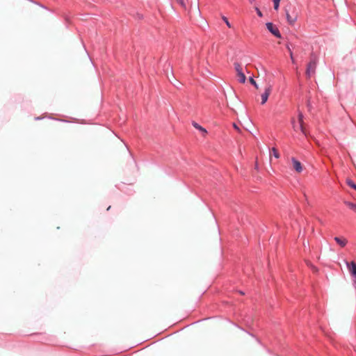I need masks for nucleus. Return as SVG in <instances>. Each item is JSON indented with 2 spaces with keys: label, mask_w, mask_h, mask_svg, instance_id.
Masks as SVG:
<instances>
[{
  "label": "nucleus",
  "mask_w": 356,
  "mask_h": 356,
  "mask_svg": "<svg viewBox=\"0 0 356 356\" xmlns=\"http://www.w3.org/2000/svg\"><path fill=\"white\" fill-rule=\"evenodd\" d=\"M317 60L315 56L312 55L309 62L307 65L306 74L310 77L312 73H314L316 67Z\"/></svg>",
  "instance_id": "obj_1"
},
{
  "label": "nucleus",
  "mask_w": 356,
  "mask_h": 356,
  "mask_svg": "<svg viewBox=\"0 0 356 356\" xmlns=\"http://www.w3.org/2000/svg\"><path fill=\"white\" fill-rule=\"evenodd\" d=\"M268 31L277 38H282V34L279 29L273 24V22H268L266 24Z\"/></svg>",
  "instance_id": "obj_2"
},
{
  "label": "nucleus",
  "mask_w": 356,
  "mask_h": 356,
  "mask_svg": "<svg viewBox=\"0 0 356 356\" xmlns=\"http://www.w3.org/2000/svg\"><path fill=\"white\" fill-rule=\"evenodd\" d=\"M234 69L237 73V75L238 76V81L241 83H245L246 80V76L245 74L243 72L242 67L238 63H234Z\"/></svg>",
  "instance_id": "obj_3"
},
{
  "label": "nucleus",
  "mask_w": 356,
  "mask_h": 356,
  "mask_svg": "<svg viewBox=\"0 0 356 356\" xmlns=\"http://www.w3.org/2000/svg\"><path fill=\"white\" fill-rule=\"evenodd\" d=\"M346 265L351 277L356 275V263L353 261L350 262L346 261Z\"/></svg>",
  "instance_id": "obj_4"
},
{
  "label": "nucleus",
  "mask_w": 356,
  "mask_h": 356,
  "mask_svg": "<svg viewBox=\"0 0 356 356\" xmlns=\"http://www.w3.org/2000/svg\"><path fill=\"white\" fill-rule=\"evenodd\" d=\"M291 162L293 163V166L294 170L297 172H301L302 171V166L301 163L297 160L295 157L291 158Z\"/></svg>",
  "instance_id": "obj_5"
},
{
  "label": "nucleus",
  "mask_w": 356,
  "mask_h": 356,
  "mask_svg": "<svg viewBox=\"0 0 356 356\" xmlns=\"http://www.w3.org/2000/svg\"><path fill=\"white\" fill-rule=\"evenodd\" d=\"M271 88L269 86L266 88L264 90V92L261 95V104H266V102L268 101V97L270 94Z\"/></svg>",
  "instance_id": "obj_6"
},
{
  "label": "nucleus",
  "mask_w": 356,
  "mask_h": 356,
  "mask_svg": "<svg viewBox=\"0 0 356 356\" xmlns=\"http://www.w3.org/2000/svg\"><path fill=\"white\" fill-rule=\"evenodd\" d=\"M286 18L289 24L293 25L297 20V15H291L286 10Z\"/></svg>",
  "instance_id": "obj_7"
},
{
  "label": "nucleus",
  "mask_w": 356,
  "mask_h": 356,
  "mask_svg": "<svg viewBox=\"0 0 356 356\" xmlns=\"http://www.w3.org/2000/svg\"><path fill=\"white\" fill-rule=\"evenodd\" d=\"M298 121L300 122V129L301 132L306 136L307 134L306 131L303 127L302 123H303V114L301 112L298 113Z\"/></svg>",
  "instance_id": "obj_8"
},
{
  "label": "nucleus",
  "mask_w": 356,
  "mask_h": 356,
  "mask_svg": "<svg viewBox=\"0 0 356 356\" xmlns=\"http://www.w3.org/2000/svg\"><path fill=\"white\" fill-rule=\"evenodd\" d=\"M334 240L338 245H339L342 248L345 247L348 243V241L346 238H341L338 236H335L334 238Z\"/></svg>",
  "instance_id": "obj_9"
},
{
  "label": "nucleus",
  "mask_w": 356,
  "mask_h": 356,
  "mask_svg": "<svg viewBox=\"0 0 356 356\" xmlns=\"http://www.w3.org/2000/svg\"><path fill=\"white\" fill-rule=\"evenodd\" d=\"M193 126L198 129L200 132H202V134H205L207 133V131L205 128L202 127L201 125H200L198 123L195 122H193L192 123Z\"/></svg>",
  "instance_id": "obj_10"
},
{
  "label": "nucleus",
  "mask_w": 356,
  "mask_h": 356,
  "mask_svg": "<svg viewBox=\"0 0 356 356\" xmlns=\"http://www.w3.org/2000/svg\"><path fill=\"white\" fill-rule=\"evenodd\" d=\"M346 184L351 188H353V189L356 191V184L351 179H346Z\"/></svg>",
  "instance_id": "obj_11"
},
{
  "label": "nucleus",
  "mask_w": 356,
  "mask_h": 356,
  "mask_svg": "<svg viewBox=\"0 0 356 356\" xmlns=\"http://www.w3.org/2000/svg\"><path fill=\"white\" fill-rule=\"evenodd\" d=\"M273 2V8L275 10H277L279 9V7H280V1L281 0H272Z\"/></svg>",
  "instance_id": "obj_12"
},
{
  "label": "nucleus",
  "mask_w": 356,
  "mask_h": 356,
  "mask_svg": "<svg viewBox=\"0 0 356 356\" xmlns=\"http://www.w3.org/2000/svg\"><path fill=\"white\" fill-rule=\"evenodd\" d=\"M249 81L250 83L254 86L255 87V88L258 89L259 88V86L258 84L257 83V82L255 81V80L254 79V78L252 76H250L249 77Z\"/></svg>",
  "instance_id": "obj_13"
},
{
  "label": "nucleus",
  "mask_w": 356,
  "mask_h": 356,
  "mask_svg": "<svg viewBox=\"0 0 356 356\" xmlns=\"http://www.w3.org/2000/svg\"><path fill=\"white\" fill-rule=\"evenodd\" d=\"M271 152L273 154V155L276 158V159H279L280 158V154L277 151V149L275 148V147H273L272 149H271Z\"/></svg>",
  "instance_id": "obj_14"
},
{
  "label": "nucleus",
  "mask_w": 356,
  "mask_h": 356,
  "mask_svg": "<svg viewBox=\"0 0 356 356\" xmlns=\"http://www.w3.org/2000/svg\"><path fill=\"white\" fill-rule=\"evenodd\" d=\"M346 204L351 209L356 211V204L351 202H346Z\"/></svg>",
  "instance_id": "obj_15"
},
{
  "label": "nucleus",
  "mask_w": 356,
  "mask_h": 356,
  "mask_svg": "<svg viewBox=\"0 0 356 356\" xmlns=\"http://www.w3.org/2000/svg\"><path fill=\"white\" fill-rule=\"evenodd\" d=\"M222 20L225 22V23L226 24V25H227L229 28H230V27H231V24L229 23V22L228 19H227L226 17L223 16V17H222Z\"/></svg>",
  "instance_id": "obj_16"
},
{
  "label": "nucleus",
  "mask_w": 356,
  "mask_h": 356,
  "mask_svg": "<svg viewBox=\"0 0 356 356\" xmlns=\"http://www.w3.org/2000/svg\"><path fill=\"white\" fill-rule=\"evenodd\" d=\"M177 2L183 7L186 6L185 0H177Z\"/></svg>",
  "instance_id": "obj_17"
},
{
  "label": "nucleus",
  "mask_w": 356,
  "mask_h": 356,
  "mask_svg": "<svg viewBox=\"0 0 356 356\" xmlns=\"http://www.w3.org/2000/svg\"><path fill=\"white\" fill-rule=\"evenodd\" d=\"M256 10H257V14L258 15V16L262 17L261 11L259 8H256Z\"/></svg>",
  "instance_id": "obj_18"
},
{
  "label": "nucleus",
  "mask_w": 356,
  "mask_h": 356,
  "mask_svg": "<svg viewBox=\"0 0 356 356\" xmlns=\"http://www.w3.org/2000/svg\"><path fill=\"white\" fill-rule=\"evenodd\" d=\"M286 48H287V49L289 50V54H293V52H292V51H291V49L290 47H289L288 44L286 45Z\"/></svg>",
  "instance_id": "obj_19"
},
{
  "label": "nucleus",
  "mask_w": 356,
  "mask_h": 356,
  "mask_svg": "<svg viewBox=\"0 0 356 356\" xmlns=\"http://www.w3.org/2000/svg\"><path fill=\"white\" fill-rule=\"evenodd\" d=\"M290 57H291V59L292 62H294V59H293V54H290Z\"/></svg>",
  "instance_id": "obj_20"
},
{
  "label": "nucleus",
  "mask_w": 356,
  "mask_h": 356,
  "mask_svg": "<svg viewBox=\"0 0 356 356\" xmlns=\"http://www.w3.org/2000/svg\"><path fill=\"white\" fill-rule=\"evenodd\" d=\"M38 5H40L42 8H43L44 9H47L46 6H43L42 4H40V3H38Z\"/></svg>",
  "instance_id": "obj_21"
},
{
  "label": "nucleus",
  "mask_w": 356,
  "mask_h": 356,
  "mask_svg": "<svg viewBox=\"0 0 356 356\" xmlns=\"http://www.w3.org/2000/svg\"><path fill=\"white\" fill-rule=\"evenodd\" d=\"M41 119H42V118H40V117H37V118H35V120H41Z\"/></svg>",
  "instance_id": "obj_22"
},
{
  "label": "nucleus",
  "mask_w": 356,
  "mask_h": 356,
  "mask_svg": "<svg viewBox=\"0 0 356 356\" xmlns=\"http://www.w3.org/2000/svg\"><path fill=\"white\" fill-rule=\"evenodd\" d=\"M234 128H236V129H238L236 124H234Z\"/></svg>",
  "instance_id": "obj_23"
},
{
  "label": "nucleus",
  "mask_w": 356,
  "mask_h": 356,
  "mask_svg": "<svg viewBox=\"0 0 356 356\" xmlns=\"http://www.w3.org/2000/svg\"><path fill=\"white\" fill-rule=\"evenodd\" d=\"M110 209H111V206H109V207L107 208V211H108Z\"/></svg>",
  "instance_id": "obj_24"
}]
</instances>
